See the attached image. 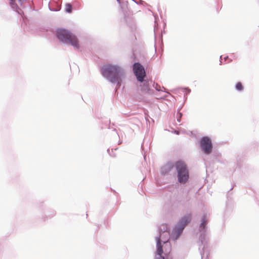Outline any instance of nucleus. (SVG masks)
I'll return each instance as SVG.
<instances>
[{"instance_id": "obj_8", "label": "nucleus", "mask_w": 259, "mask_h": 259, "mask_svg": "<svg viewBox=\"0 0 259 259\" xmlns=\"http://www.w3.org/2000/svg\"><path fill=\"white\" fill-rule=\"evenodd\" d=\"M142 84L140 85L142 92L147 93L150 90L149 81L147 79H144V81L141 82Z\"/></svg>"}, {"instance_id": "obj_17", "label": "nucleus", "mask_w": 259, "mask_h": 259, "mask_svg": "<svg viewBox=\"0 0 259 259\" xmlns=\"http://www.w3.org/2000/svg\"><path fill=\"white\" fill-rule=\"evenodd\" d=\"M133 65H141L139 63H135Z\"/></svg>"}, {"instance_id": "obj_19", "label": "nucleus", "mask_w": 259, "mask_h": 259, "mask_svg": "<svg viewBox=\"0 0 259 259\" xmlns=\"http://www.w3.org/2000/svg\"><path fill=\"white\" fill-rule=\"evenodd\" d=\"M178 121H180V118H178Z\"/></svg>"}, {"instance_id": "obj_11", "label": "nucleus", "mask_w": 259, "mask_h": 259, "mask_svg": "<svg viewBox=\"0 0 259 259\" xmlns=\"http://www.w3.org/2000/svg\"><path fill=\"white\" fill-rule=\"evenodd\" d=\"M164 244H165V246L167 247V249H165V254H167L170 251V244L169 243L167 242V241H163Z\"/></svg>"}, {"instance_id": "obj_12", "label": "nucleus", "mask_w": 259, "mask_h": 259, "mask_svg": "<svg viewBox=\"0 0 259 259\" xmlns=\"http://www.w3.org/2000/svg\"><path fill=\"white\" fill-rule=\"evenodd\" d=\"M236 89L238 91H242L243 87L240 82H238L236 84Z\"/></svg>"}, {"instance_id": "obj_2", "label": "nucleus", "mask_w": 259, "mask_h": 259, "mask_svg": "<svg viewBox=\"0 0 259 259\" xmlns=\"http://www.w3.org/2000/svg\"><path fill=\"white\" fill-rule=\"evenodd\" d=\"M102 73L104 76L109 79L111 82L118 81L122 73L116 66H106L102 68Z\"/></svg>"}, {"instance_id": "obj_16", "label": "nucleus", "mask_w": 259, "mask_h": 259, "mask_svg": "<svg viewBox=\"0 0 259 259\" xmlns=\"http://www.w3.org/2000/svg\"><path fill=\"white\" fill-rule=\"evenodd\" d=\"M133 54H134V56L135 57H137V56H136V51H134Z\"/></svg>"}, {"instance_id": "obj_9", "label": "nucleus", "mask_w": 259, "mask_h": 259, "mask_svg": "<svg viewBox=\"0 0 259 259\" xmlns=\"http://www.w3.org/2000/svg\"><path fill=\"white\" fill-rule=\"evenodd\" d=\"M207 220L206 219L205 217H203L202 219V223H201L200 225V228L201 229L204 230L205 228V226L207 224Z\"/></svg>"}, {"instance_id": "obj_20", "label": "nucleus", "mask_w": 259, "mask_h": 259, "mask_svg": "<svg viewBox=\"0 0 259 259\" xmlns=\"http://www.w3.org/2000/svg\"><path fill=\"white\" fill-rule=\"evenodd\" d=\"M178 121H180V118H178Z\"/></svg>"}, {"instance_id": "obj_18", "label": "nucleus", "mask_w": 259, "mask_h": 259, "mask_svg": "<svg viewBox=\"0 0 259 259\" xmlns=\"http://www.w3.org/2000/svg\"><path fill=\"white\" fill-rule=\"evenodd\" d=\"M165 233L166 234H167L168 235V233L167 232H163V234H165Z\"/></svg>"}, {"instance_id": "obj_1", "label": "nucleus", "mask_w": 259, "mask_h": 259, "mask_svg": "<svg viewBox=\"0 0 259 259\" xmlns=\"http://www.w3.org/2000/svg\"><path fill=\"white\" fill-rule=\"evenodd\" d=\"M56 35L61 41L68 44L77 49L79 48L77 37L70 31L63 28H59L56 31Z\"/></svg>"}, {"instance_id": "obj_6", "label": "nucleus", "mask_w": 259, "mask_h": 259, "mask_svg": "<svg viewBox=\"0 0 259 259\" xmlns=\"http://www.w3.org/2000/svg\"><path fill=\"white\" fill-rule=\"evenodd\" d=\"M134 72L137 80L139 82L144 81L146 77V72L143 66H134Z\"/></svg>"}, {"instance_id": "obj_15", "label": "nucleus", "mask_w": 259, "mask_h": 259, "mask_svg": "<svg viewBox=\"0 0 259 259\" xmlns=\"http://www.w3.org/2000/svg\"><path fill=\"white\" fill-rule=\"evenodd\" d=\"M137 55H138V57H141V54L140 52H137Z\"/></svg>"}, {"instance_id": "obj_21", "label": "nucleus", "mask_w": 259, "mask_h": 259, "mask_svg": "<svg viewBox=\"0 0 259 259\" xmlns=\"http://www.w3.org/2000/svg\"><path fill=\"white\" fill-rule=\"evenodd\" d=\"M19 1H21L22 0H19Z\"/></svg>"}, {"instance_id": "obj_14", "label": "nucleus", "mask_w": 259, "mask_h": 259, "mask_svg": "<svg viewBox=\"0 0 259 259\" xmlns=\"http://www.w3.org/2000/svg\"><path fill=\"white\" fill-rule=\"evenodd\" d=\"M133 42L134 44H135L136 45L137 44V40H133Z\"/></svg>"}, {"instance_id": "obj_13", "label": "nucleus", "mask_w": 259, "mask_h": 259, "mask_svg": "<svg viewBox=\"0 0 259 259\" xmlns=\"http://www.w3.org/2000/svg\"><path fill=\"white\" fill-rule=\"evenodd\" d=\"M10 5L13 9L17 7V5L15 3V0H10Z\"/></svg>"}, {"instance_id": "obj_5", "label": "nucleus", "mask_w": 259, "mask_h": 259, "mask_svg": "<svg viewBox=\"0 0 259 259\" xmlns=\"http://www.w3.org/2000/svg\"><path fill=\"white\" fill-rule=\"evenodd\" d=\"M200 147L202 150L206 154L212 152V145L211 139L207 137L202 138L200 141Z\"/></svg>"}, {"instance_id": "obj_4", "label": "nucleus", "mask_w": 259, "mask_h": 259, "mask_svg": "<svg viewBox=\"0 0 259 259\" xmlns=\"http://www.w3.org/2000/svg\"><path fill=\"white\" fill-rule=\"evenodd\" d=\"M191 219L192 215L191 214H187L184 216L176 226L175 231L179 234H181L184 228L191 222Z\"/></svg>"}, {"instance_id": "obj_3", "label": "nucleus", "mask_w": 259, "mask_h": 259, "mask_svg": "<svg viewBox=\"0 0 259 259\" xmlns=\"http://www.w3.org/2000/svg\"><path fill=\"white\" fill-rule=\"evenodd\" d=\"M178 172V181L180 183H185L189 179V172L186 164L182 161H178L175 164Z\"/></svg>"}, {"instance_id": "obj_7", "label": "nucleus", "mask_w": 259, "mask_h": 259, "mask_svg": "<svg viewBox=\"0 0 259 259\" xmlns=\"http://www.w3.org/2000/svg\"><path fill=\"white\" fill-rule=\"evenodd\" d=\"M157 255L158 256H156L155 259H165L164 257L162 256V254L163 253V246L161 245V239L158 238L157 240Z\"/></svg>"}, {"instance_id": "obj_10", "label": "nucleus", "mask_w": 259, "mask_h": 259, "mask_svg": "<svg viewBox=\"0 0 259 259\" xmlns=\"http://www.w3.org/2000/svg\"><path fill=\"white\" fill-rule=\"evenodd\" d=\"M65 11L67 13H71L72 12V5L70 4H66L65 6Z\"/></svg>"}]
</instances>
